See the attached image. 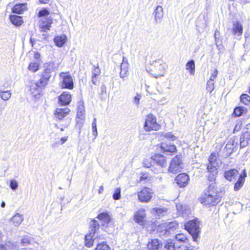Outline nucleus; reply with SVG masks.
Here are the masks:
<instances>
[{
  "label": "nucleus",
  "instance_id": "c756f323",
  "mask_svg": "<svg viewBox=\"0 0 250 250\" xmlns=\"http://www.w3.org/2000/svg\"><path fill=\"white\" fill-rule=\"evenodd\" d=\"M26 9V4L25 3L16 4L12 8L13 13L21 14Z\"/></svg>",
  "mask_w": 250,
  "mask_h": 250
},
{
  "label": "nucleus",
  "instance_id": "4d7b16f0",
  "mask_svg": "<svg viewBox=\"0 0 250 250\" xmlns=\"http://www.w3.org/2000/svg\"><path fill=\"white\" fill-rule=\"evenodd\" d=\"M165 137L167 139L174 140L176 139V137L173 135L171 132L167 133L165 134Z\"/></svg>",
  "mask_w": 250,
  "mask_h": 250
},
{
  "label": "nucleus",
  "instance_id": "bb28decb",
  "mask_svg": "<svg viewBox=\"0 0 250 250\" xmlns=\"http://www.w3.org/2000/svg\"><path fill=\"white\" fill-rule=\"evenodd\" d=\"M232 33L234 36L239 37L243 33L242 25L238 22H235L233 24Z\"/></svg>",
  "mask_w": 250,
  "mask_h": 250
},
{
  "label": "nucleus",
  "instance_id": "6ab92c4d",
  "mask_svg": "<svg viewBox=\"0 0 250 250\" xmlns=\"http://www.w3.org/2000/svg\"><path fill=\"white\" fill-rule=\"evenodd\" d=\"M246 176V172L245 170H244L243 174H241L239 175L237 181L234 184V190L235 191H238L243 186Z\"/></svg>",
  "mask_w": 250,
  "mask_h": 250
},
{
  "label": "nucleus",
  "instance_id": "b1692460",
  "mask_svg": "<svg viewBox=\"0 0 250 250\" xmlns=\"http://www.w3.org/2000/svg\"><path fill=\"white\" fill-rule=\"evenodd\" d=\"M70 112V110L68 108L64 109L62 108H57L55 112V115L57 118L59 120L62 119L65 117Z\"/></svg>",
  "mask_w": 250,
  "mask_h": 250
},
{
  "label": "nucleus",
  "instance_id": "13d9d810",
  "mask_svg": "<svg viewBox=\"0 0 250 250\" xmlns=\"http://www.w3.org/2000/svg\"><path fill=\"white\" fill-rule=\"evenodd\" d=\"M92 134L94 136V138H96L98 135L97 125H92Z\"/></svg>",
  "mask_w": 250,
  "mask_h": 250
},
{
  "label": "nucleus",
  "instance_id": "1a4fd4ad",
  "mask_svg": "<svg viewBox=\"0 0 250 250\" xmlns=\"http://www.w3.org/2000/svg\"><path fill=\"white\" fill-rule=\"evenodd\" d=\"M85 120V110L83 103L80 104L78 106L76 115L77 126L80 129L83 126Z\"/></svg>",
  "mask_w": 250,
  "mask_h": 250
},
{
  "label": "nucleus",
  "instance_id": "20e7f679",
  "mask_svg": "<svg viewBox=\"0 0 250 250\" xmlns=\"http://www.w3.org/2000/svg\"><path fill=\"white\" fill-rule=\"evenodd\" d=\"M221 200V197L216 192L205 193L201 198L200 202L202 204L208 206H215Z\"/></svg>",
  "mask_w": 250,
  "mask_h": 250
},
{
  "label": "nucleus",
  "instance_id": "bf43d9fd",
  "mask_svg": "<svg viewBox=\"0 0 250 250\" xmlns=\"http://www.w3.org/2000/svg\"><path fill=\"white\" fill-rule=\"evenodd\" d=\"M121 69H127L128 68V63H122L120 65Z\"/></svg>",
  "mask_w": 250,
  "mask_h": 250
},
{
  "label": "nucleus",
  "instance_id": "a18cd8bd",
  "mask_svg": "<svg viewBox=\"0 0 250 250\" xmlns=\"http://www.w3.org/2000/svg\"><path fill=\"white\" fill-rule=\"evenodd\" d=\"M121 198V189L120 188H116L115 191L113 195V198L115 200L120 199Z\"/></svg>",
  "mask_w": 250,
  "mask_h": 250
},
{
  "label": "nucleus",
  "instance_id": "c85d7f7f",
  "mask_svg": "<svg viewBox=\"0 0 250 250\" xmlns=\"http://www.w3.org/2000/svg\"><path fill=\"white\" fill-rule=\"evenodd\" d=\"M208 174V179L210 182H214L215 180L216 175L218 174V169L214 168H207Z\"/></svg>",
  "mask_w": 250,
  "mask_h": 250
},
{
  "label": "nucleus",
  "instance_id": "c9c22d12",
  "mask_svg": "<svg viewBox=\"0 0 250 250\" xmlns=\"http://www.w3.org/2000/svg\"><path fill=\"white\" fill-rule=\"evenodd\" d=\"M247 109L243 106L236 107L234 108L233 114L237 117L240 116L247 112Z\"/></svg>",
  "mask_w": 250,
  "mask_h": 250
},
{
  "label": "nucleus",
  "instance_id": "ea45409f",
  "mask_svg": "<svg viewBox=\"0 0 250 250\" xmlns=\"http://www.w3.org/2000/svg\"><path fill=\"white\" fill-rule=\"evenodd\" d=\"M240 100L244 104L248 105L250 103V96L247 94H243L240 97Z\"/></svg>",
  "mask_w": 250,
  "mask_h": 250
},
{
  "label": "nucleus",
  "instance_id": "8fccbe9b",
  "mask_svg": "<svg viewBox=\"0 0 250 250\" xmlns=\"http://www.w3.org/2000/svg\"><path fill=\"white\" fill-rule=\"evenodd\" d=\"M101 73V70L100 68H99L98 66H96L94 67V68L92 70V76H98L100 75Z\"/></svg>",
  "mask_w": 250,
  "mask_h": 250
},
{
  "label": "nucleus",
  "instance_id": "052dcab7",
  "mask_svg": "<svg viewBox=\"0 0 250 250\" xmlns=\"http://www.w3.org/2000/svg\"><path fill=\"white\" fill-rule=\"evenodd\" d=\"M166 98L165 97H163L162 98V99H160L159 101H158V103L159 104H165L167 102H166Z\"/></svg>",
  "mask_w": 250,
  "mask_h": 250
},
{
  "label": "nucleus",
  "instance_id": "3c124183",
  "mask_svg": "<svg viewBox=\"0 0 250 250\" xmlns=\"http://www.w3.org/2000/svg\"><path fill=\"white\" fill-rule=\"evenodd\" d=\"M176 250H191L190 247L187 245H181L176 246Z\"/></svg>",
  "mask_w": 250,
  "mask_h": 250
},
{
  "label": "nucleus",
  "instance_id": "4468645a",
  "mask_svg": "<svg viewBox=\"0 0 250 250\" xmlns=\"http://www.w3.org/2000/svg\"><path fill=\"white\" fill-rule=\"evenodd\" d=\"M189 180L188 175L186 173H181L177 176L175 181L181 188L186 187Z\"/></svg>",
  "mask_w": 250,
  "mask_h": 250
},
{
  "label": "nucleus",
  "instance_id": "ddd939ff",
  "mask_svg": "<svg viewBox=\"0 0 250 250\" xmlns=\"http://www.w3.org/2000/svg\"><path fill=\"white\" fill-rule=\"evenodd\" d=\"M162 242L158 238L149 239L147 245L148 250H159L162 247Z\"/></svg>",
  "mask_w": 250,
  "mask_h": 250
},
{
  "label": "nucleus",
  "instance_id": "0eeeda50",
  "mask_svg": "<svg viewBox=\"0 0 250 250\" xmlns=\"http://www.w3.org/2000/svg\"><path fill=\"white\" fill-rule=\"evenodd\" d=\"M46 84L41 83L39 80L38 82L32 83L30 87L31 94L35 98L38 99L40 97L42 89L44 88Z\"/></svg>",
  "mask_w": 250,
  "mask_h": 250
},
{
  "label": "nucleus",
  "instance_id": "f3484780",
  "mask_svg": "<svg viewBox=\"0 0 250 250\" xmlns=\"http://www.w3.org/2000/svg\"><path fill=\"white\" fill-rule=\"evenodd\" d=\"M238 173V171L236 169H230L224 172V177L226 179L229 181H232L236 180Z\"/></svg>",
  "mask_w": 250,
  "mask_h": 250
},
{
  "label": "nucleus",
  "instance_id": "c03bdc74",
  "mask_svg": "<svg viewBox=\"0 0 250 250\" xmlns=\"http://www.w3.org/2000/svg\"><path fill=\"white\" fill-rule=\"evenodd\" d=\"M206 89L210 92H211L214 89V82L212 81L211 79L208 81Z\"/></svg>",
  "mask_w": 250,
  "mask_h": 250
},
{
  "label": "nucleus",
  "instance_id": "dca6fc26",
  "mask_svg": "<svg viewBox=\"0 0 250 250\" xmlns=\"http://www.w3.org/2000/svg\"><path fill=\"white\" fill-rule=\"evenodd\" d=\"M152 159L158 166L162 167H166L167 165L165 157L161 154H156L152 157Z\"/></svg>",
  "mask_w": 250,
  "mask_h": 250
},
{
  "label": "nucleus",
  "instance_id": "69168bd1",
  "mask_svg": "<svg viewBox=\"0 0 250 250\" xmlns=\"http://www.w3.org/2000/svg\"><path fill=\"white\" fill-rule=\"evenodd\" d=\"M103 191H104V187H103V186H101L99 188V193H100V194L102 193Z\"/></svg>",
  "mask_w": 250,
  "mask_h": 250
},
{
  "label": "nucleus",
  "instance_id": "5701e85b",
  "mask_svg": "<svg viewBox=\"0 0 250 250\" xmlns=\"http://www.w3.org/2000/svg\"><path fill=\"white\" fill-rule=\"evenodd\" d=\"M217 157L215 153H211L208 158L209 164L208 165L207 168H214L218 169L219 167V163L217 161Z\"/></svg>",
  "mask_w": 250,
  "mask_h": 250
},
{
  "label": "nucleus",
  "instance_id": "e2e57ef3",
  "mask_svg": "<svg viewBox=\"0 0 250 250\" xmlns=\"http://www.w3.org/2000/svg\"><path fill=\"white\" fill-rule=\"evenodd\" d=\"M147 175L146 174H143L141 177H140V181H143L144 180H145L147 179Z\"/></svg>",
  "mask_w": 250,
  "mask_h": 250
},
{
  "label": "nucleus",
  "instance_id": "0e129e2a",
  "mask_svg": "<svg viewBox=\"0 0 250 250\" xmlns=\"http://www.w3.org/2000/svg\"><path fill=\"white\" fill-rule=\"evenodd\" d=\"M67 140V137H62L61 139V143H60V144L61 145L63 144Z\"/></svg>",
  "mask_w": 250,
  "mask_h": 250
},
{
  "label": "nucleus",
  "instance_id": "5fc2aeb1",
  "mask_svg": "<svg viewBox=\"0 0 250 250\" xmlns=\"http://www.w3.org/2000/svg\"><path fill=\"white\" fill-rule=\"evenodd\" d=\"M141 99V95L139 94H137V95L135 96L133 99V102L136 105H138L140 103V100Z\"/></svg>",
  "mask_w": 250,
  "mask_h": 250
},
{
  "label": "nucleus",
  "instance_id": "09e8293b",
  "mask_svg": "<svg viewBox=\"0 0 250 250\" xmlns=\"http://www.w3.org/2000/svg\"><path fill=\"white\" fill-rule=\"evenodd\" d=\"M49 14V12L46 9L41 10L39 12L40 17L47 16Z\"/></svg>",
  "mask_w": 250,
  "mask_h": 250
},
{
  "label": "nucleus",
  "instance_id": "6e6552de",
  "mask_svg": "<svg viewBox=\"0 0 250 250\" xmlns=\"http://www.w3.org/2000/svg\"><path fill=\"white\" fill-rule=\"evenodd\" d=\"M137 195L138 199L141 202L147 203L152 197V190L149 188L145 187L137 193Z\"/></svg>",
  "mask_w": 250,
  "mask_h": 250
},
{
  "label": "nucleus",
  "instance_id": "a19ab883",
  "mask_svg": "<svg viewBox=\"0 0 250 250\" xmlns=\"http://www.w3.org/2000/svg\"><path fill=\"white\" fill-rule=\"evenodd\" d=\"M28 69L33 72H36L39 69V64L37 62H31L28 66Z\"/></svg>",
  "mask_w": 250,
  "mask_h": 250
},
{
  "label": "nucleus",
  "instance_id": "6e6d98bb",
  "mask_svg": "<svg viewBox=\"0 0 250 250\" xmlns=\"http://www.w3.org/2000/svg\"><path fill=\"white\" fill-rule=\"evenodd\" d=\"M217 75L218 70L216 69H215L214 72L211 74L209 80L211 79V81L214 82V80L216 78Z\"/></svg>",
  "mask_w": 250,
  "mask_h": 250
},
{
  "label": "nucleus",
  "instance_id": "774afa93",
  "mask_svg": "<svg viewBox=\"0 0 250 250\" xmlns=\"http://www.w3.org/2000/svg\"><path fill=\"white\" fill-rule=\"evenodd\" d=\"M40 2L42 3H44V4H46V3H48L50 0H39Z\"/></svg>",
  "mask_w": 250,
  "mask_h": 250
},
{
  "label": "nucleus",
  "instance_id": "f03ea898",
  "mask_svg": "<svg viewBox=\"0 0 250 250\" xmlns=\"http://www.w3.org/2000/svg\"><path fill=\"white\" fill-rule=\"evenodd\" d=\"M59 66V63H56L54 62H49L45 63L44 65V70L41 74V77L40 79L41 83L44 84H47L48 81L51 76V73L57 71Z\"/></svg>",
  "mask_w": 250,
  "mask_h": 250
},
{
  "label": "nucleus",
  "instance_id": "58836bf2",
  "mask_svg": "<svg viewBox=\"0 0 250 250\" xmlns=\"http://www.w3.org/2000/svg\"><path fill=\"white\" fill-rule=\"evenodd\" d=\"M175 239L178 241L187 243L188 239L187 236L183 233L177 234L175 236Z\"/></svg>",
  "mask_w": 250,
  "mask_h": 250
},
{
  "label": "nucleus",
  "instance_id": "a878e982",
  "mask_svg": "<svg viewBox=\"0 0 250 250\" xmlns=\"http://www.w3.org/2000/svg\"><path fill=\"white\" fill-rule=\"evenodd\" d=\"M154 14L155 21L157 23L160 22L164 16L162 7L160 5L157 6L154 10Z\"/></svg>",
  "mask_w": 250,
  "mask_h": 250
},
{
  "label": "nucleus",
  "instance_id": "2f4dec72",
  "mask_svg": "<svg viewBox=\"0 0 250 250\" xmlns=\"http://www.w3.org/2000/svg\"><path fill=\"white\" fill-rule=\"evenodd\" d=\"M11 22L15 25L20 26L23 22L22 17L17 15H12L10 17Z\"/></svg>",
  "mask_w": 250,
  "mask_h": 250
},
{
  "label": "nucleus",
  "instance_id": "4be33fe9",
  "mask_svg": "<svg viewBox=\"0 0 250 250\" xmlns=\"http://www.w3.org/2000/svg\"><path fill=\"white\" fill-rule=\"evenodd\" d=\"M71 101V95L68 92H64L59 96V103L61 104L67 105Z\"/></svg>",
  "mask_w": 250,
  "mask_h": 250
},
{
  "label": "nucleus",
  "instance_id": "cd10ccee",
  "mask_svg": "<svg viewBox=\"0 0 250 250\" xmlns=\"http://www.w3.org/2000/svg\"><path fill=\"white\" fill-rule=\"evenodd\" d=\"M99 239L98 235L96 236H93L89 233L87 234L85 236V245L86 247L90 248L93 244V242L96 239Z\"/></svg>",
  "mask_w": 250,
  "mask_h": 250
},
{
  "label": "nucleus",
  "instance_id": "9d476101",
  "mask_svg": "<svg viewBox=\"0 0 250 250\" xmlns=\"http://www.w3.org/2000/svg\"><path fill=\"white\" fill-rule=\"evenodd\" d=\"M89 234L93 236H99V239H104L103 235H99V230L100 229V224L98 221L95 219H91L89 223Z\"/></svg>",
  "mask_w": 250,
  "mask_h": 250
},
{
  "label": "nucleus",
  "instance_id": "680f3d73",
  "mask_svg": "<svg viewBox=\"0 0 250 250\" xmlns=\"http://www.w3.org/2000/svg\"><path fill=\"white\" fill-rule=\"evenodd\" d=\"M97 76H92V82L93 83V84H95V85H97Z\"/></svg>",
  "mask_w": 250,
  "mask_h": 250
},
{
  "label": "nucleus",
  "instance_id": "473e14b6",
  "mask_svg": "<svg viewBox=\"0 0 250 250\" xmlns=\"http://www.w3.org/2000/svg\"><path fill=\"white\" fill-rule=\"evenodd\" d=\"M23 220V217L22 215L19 213H17L11 218L10 221L14 225L18 226L22 222Z\"/></svg>",
  "mask_w": 250,
  "mask_h": 250
},
{
  "label": "nucleus",
  "instance_id": "423d86ee",
  "mask_svg": "<svg viewBox=\"0 0 250 250\" xmlns=\"http://www.w3.org/2000/svg\"><path fill=\"white\" fill-rule=\"evenodd\" d=\"M160 127V125L156 122V118L152 114L147 115L144 125L146 131L157 130Z\"/></svg>",
  "mask_w": 250,
  "mask_h": 250
},
{
  "label": "nucleus",
  "instance_id": "7ed1b4c3",
  "mask_svg": "<svg viewBox=\"0 0 250 250\" xmlns=\"http://www.w3.org/2000/svg\"><path fill=\"white\" fill-rule=\"evenodd\" d=\"M185 228L192 236L193 240L197 241L201 231L198 219H195L187 222L185 224Z\"/></svg>",
  "mask_w": 250,
  "mask_h": 250
},
{
  "label": "nucleus",
  "instance_id": "7c9ffc66",
  "mask_svg": "<svg viewBox=\"0 0 250 250\" xmlns=\"http://www.w3.org/2000/svg\"><path fill=\"white\" fill-rule=\"evenodd\" d=\"M52 23V21L51 19H46L45 18H44L43 20L42 21V22L40 24V28L43 31L49 30Z\"/></svg>",
  "mask_w": 250,
  "mask_h": 250
},
{
  "label": "nucleus",
  "instance_id": "de8ad7c7",
  "mask_svg": "<svg viewBox=\"0 0 250 250\" xmlns=\"http://www.w3.org/2000/svg\"><path fill=\"white\" fill-rule=\"evenodd\" d=\"M153 161L152 157L149 159H146L144 161L143 165L145 167H150L151 166V161Z\"/></svg>",
  "mask_w": 250,
  "mask_h": 250
},
{
  "label": "nucleus",
  "instance_id": "603ef678",
  "mask_svg": "<svg viewBox=\"0 0 250 250\" xmlns=\"http://www.w3.org/2000/svg\"><path fill=\"white\" fill-rule=\"evenodd\" d=\"M215 188V182H212L210 183L208 187V190L207 191L208 193H213V192H215L214 188Z\"/></svg>",
  "mask_w": 250,
  "mask_h": 250
},
{
  "label": "nucleus",
  "instance_id": "412c9836",
  "mask_svg": "<svg viewBox=\"0 0 250 250\" xmlns=\"http://www.w3.org/2000/svg\"><path fill=\"white\" fill-rule=\"evenodd\" d=\"M176 247L175 240L168 239L164 242L160 250H176Z\"/></svg>",
  "mask_w": 250,
  "mask_h": 250
},
{
  "label": "nucleus",
  "instance_id": "f8f14e48",
  "mask_svg": "<svg viewBox=\"0 0 250 250\" xmlns=\"http://www.w3.org/2000/svg\"><path fill=\"white\" fill-rule=\"evenodd\" d=\"M182 161L181 158L178 156H176L171 161L170 166L169 167L168 171L172 173L177 172L180 168V165L181 164Z\"/></svg>",
  "mask_w": 250,
  "mask_h": 250
},
{
  "label": "nucleus",
  "instance_id": "37998d69",
  "mask_svg": "<svg viewBox=\"0 0 250 250\" xmlns=\"http://www.w3.org/2000/svg\"><path fill=\"white\" fill-rule=\"evenodd\" d=\"M95 250H110V249L106 244L102 242L98 244Z\"/></svg>",
  "mask_w": 250,
  "mask_h": 250
},
{
  "label": "nucleus",
  "instance_id": "338daca9",
  "mask_svg": "<svg viewBox=\"0 0 250 250\" xmlns=\"http://www.w3.org/2000/svg\"><path fill=\"white\" fill-rule=\"evenodd\" d=\"M122 63H128L127 59L126 57L124 56L123 57V61Z\"/></svg>",
  "mask_w": 250,
  "mask_h": 250
},
{
  "label": "nucleus",
  "instance_id": "79ce46f5",
  "mask_svg": "<svg viewBox=\"0 0 250 250\" xmlns=\"http://www.w3.org/2000/svg\"><path fill=\"white\" fill-rule=\"evenodd\" d=\"M32 238L29 236H25L21 240V243L22 246H25L31 244Z\"/></svg>",
  "mask_w": 250,
  "mask_h": 250
},
{
  "label": "nucleus",
  "instance_id": "f257e3e1",
  "mask_svg": "<svg viewBox=\"0 0 250 250\" xmlns=\"http://www.w3.org/2000/svg\"><path fill=\"white\" fill-rule=\"evenodd\" d=\"M178 228V223L176 221H173L160 224L157 227V230L160 237H166L170 235Z\"/></svg>",
  "mask_w": 250,
  "mask_h": 250
},
{
  "label": "nucleus",
  "instance_id": "39448f33",
  "mask_svg": "<svg viewBox=\"0 0 250 250\" xmlns=\"http://www.w3.org/2000/svg\"><path fill=\"white\" fill-rule=\"evenodd\" d=\"M60 85L62 88L72 89L74 87L73 80L69 72H61L59 74Z\"/></svg>",
  "mask_w": 250,
  "mask_h": 250
},
{
  "label": "nucleus",
  "instance_id": "864d4df0",
  "mask_svg": "<svg viewBox=\"0 0 250 250\" xmlns=\"http://www.w3.org/2000/svg\"><path fill=\"white\" fill-rule=\"evenodd\" d=\"M127 69H121L120 73V76L121 78H124L127 75Z\"/></svg>",
  "mask_w": 250,
  "mask_h": 250
},
{
  "label": "nucleus",
  "instance_id": "393cba45",
  "mask_svg": "<svg viewBox=\"0 0 250 250\" xmlns=\"http://www.w3.org/2000/svg\"><path fill=\"white\" fill-rule=\"evenodd\" d=\"M250 139V134L248 132H245L241 134L239 139L240 147L243 148L247 146Z\"/></svg>",
  "mask_w": 250,
  "mask_h": 250
},
{
  "label": "nucleus",
  "instance_id": "2eb2a0df",
  "mask_svg": "<svg viewBox=\"0 0 250 250\" xmlns=\"http://www.w3.org/2000/svg\"><path fill=\"white\" fill-rule=\"evenodd\" d=\"M238 141L236 137H233L228 142L224 149L226 150L228 154L230 155L233 152L234 147L238 145Z\"/></svg>",
  "mask_w": 250,
  "mask_h": 250
},
{
  "label": "nucleus",
  "instance_id": "e433bc0d",
  "mask_svg": "<svg viewBox=\"0 0 250 250\" xmlns=\"http://www.w3.org/2000/svg\"><path fill=\"white\" fill-rule=\"evenodd\" d=\"M186 69L189 70L191 75H194L195 72V63L193 60H190L186 64Z\"/></svg>",
  "mask_w": 250,
  "mask_h": 250
},
{
  "label": "nucleus",
  "instance_id": "a211bd4d",
  "mask_svg": "<svg viewBox=\"0 0 250 250\" xmlns=\"http://www.w3.org/2000/svg\"><path fill=\"white\" fill-rule=\"evenodd\" d=\"M160 148L162 151L164 152H174L176 151V148L175 145H172L170 142L161 144Z\"/></svg>",
  "mask_w": 250,
  "mask_h": 250
},
{
  "label": "nucleus",
  "instance_id": "4c0bfd02",
  "mask_svg": "<svg viewBox=\"0 0 250 250\" xmlns=\"http://www.w3.org/2000/svg\"><path fill=\"white\" fill-rule=\"evenodd\" d=\"M11 93L10 91H2L0 90V97L1 98L5 101L8 100L10 98Z\"/></svg>",
  "mask_w": 250,
  "mask_h": 250
},
{
  "label": "nucleus",
  "instance_id": "aec40b11",
  "mask_svg": "<svg viewBox=\"0 0 250 250\" xmlns=\"http://www.w3.org/2000/svg\"><path fill=\"white\" fill-rule=\"evenodd\" d=\"M97 218L101 221L102 226L103 227L107 226L111 221V217L107 212L99 213Z\"/></svg>",
  "mask_w": 250,
  "mask_h": 250
},
{
  "label": "nucleus",
  "instance_id": "49530a36",
  "mask_svg": "<svg viewBox=\"0 0 250 250\" xmlns=\"http://www.w3.org/2000/svg\"><path fill=\"white\" fill-rule=\"evenodd\" d=\"M10 187L13 190H15L18 187V184L15 180H11L10 181Z\"/></svg>",
  "mask_w": 250,
  "mask_h": 250
},
{
  "label": "nucleus",
  "instance_id": "72a5a7b5",
  "mask_svg": "<svg viewBox=\"0 0 250 250\" xmlns=\"http://www.w3.org/2000/svg\"><path fill=\"white\" fill-rule=\"evenodd\" d=\"M66 40L65 36H57L54 38V42L58 47H62L65 43Z\"/></svg>",
  "mask_w": 250,
  "mask_h": 250
},
{
  "label": "nucleus",
  "instance_id": "f704fd0d",
  "mask_svg": "<svg viewBox=\"0 0 250 250\" xmlns=\"http://www.w3.org/2000/svg\"><path fill=\"white\" fill-rule=\"evenodd\" d=\"M151 212L154 215H157L158 217H160L166 214L167 210L163 208H154L151 209Z\"/></svg>",
  "mask_w": 250,
  "mask_h": 250
},
{
  "label": "nucleus",
  "instance_id": "9b49d317",
  "mask_svg": "<svg viewBox=\"0 0 250 250\" xmlns=\"http://www.w3.org/2000/svg\"><path fill=\"white\" fill-rule=\"evenodd\" d=\"M146 218V210L143 208L138 209L134 216L135 222L140 225L144 224Z\"/></svg>",
  "mask_w": 250,
  "mask_h": 250
}]
</instances>
